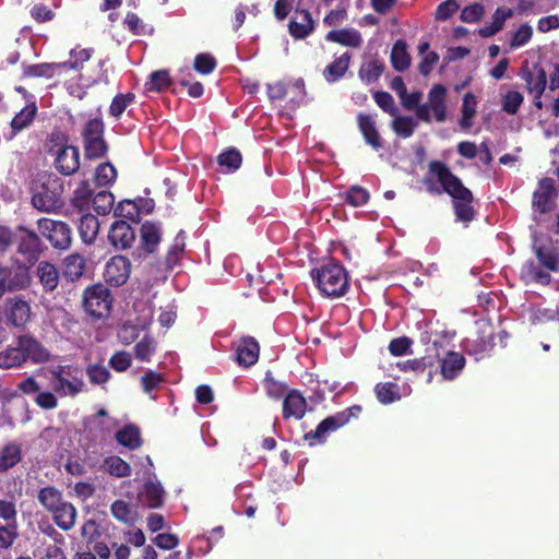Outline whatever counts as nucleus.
Returning <instances> with one entry per match:
<instances>
[{"mask_svg":"<svg viewBox=\"0 0 559 559\" xmlns=\"http://www.w3.org/2000/svg\"><path fill=\"white\" fill-rule=\"evenodd\" d=\"M423 183L430 194L447 193L451 197L456 221L469 223L475 219L474 194L448 164L438 159L430 160Z\"/></svg>","mask_w":559,"mask_h":559,"instance_id":"nucleus-1","label":"nucleus"},{"mask_svg":"<svg viewBox=\"0 0 559 559\" xmlns=\"http://www.w3.org/2000/svg\"><path fill=\"white\" fill-rule=\"evenodd\" d=\"M92 48H73L70 51V59L64 62H43L36 64H23V79L45 78L66 75L70 70L78 72L79 81L85 86L91 87L95 84H109V75L105 69V60H99L93 73L84 71V63L87 62L93 53Z\"/></svg>","mask_w":559,"mask_h":559,"instance_id":"nucleus-2","label":"nucleus"},{"mask_svg":"<svg viewBox=\"0 0 559 559\" xmlns=\"http://www.w3.org/2000/svg\"><path fill=\"white\" fill-rule=\"evenodd\" d=\"M311 277L321 295L326 298H340L349 288L348 273L340 263L323 264L312 270Z\"/></svg>","mask_w":559,"mask_h":559,"instance_id":"nucleus-3","label":"nucleus"},{"mask_svg":"<svg viewBox=\"0 0 559 559\" xmlns=\"http://www.w3.org/2000/svg\"><path fill=\"white\" fill-rule=\"evenodd\" d=\"M63 181L56 175H45L34 188L32 204L41 212H56L64 205Z\"/></svg>","mask_w":559,"mask_h":559,"instance_id":"nucleus-4","label":"nucleus"},{"mask_svg":"<svg viewBox=\"0 0 559 559\" xmlns=\"http://www.w3.org/2000/svg\"><path fill=\"white\" fill-rule=\"evenodd\" d=\"M114 297L111 292L102 283L87 286L83 292V310L93 320L107 319L112 310Z\"/></svg>","mask_w":559,"mask_h":559,"instance_id":"nucleus-5","label":"nucleus"},{"mask_svg":"<svg viewBox=\"0 0 559 559\" xmlns=\"http://www.w3.org/2000/svg\"><path fill=\"white\" fill-rule=\"evenodd\" d=\"M29 267L17 259L0 263V299L7 293L25 290L31 286Z\"/></svg>","mask_w":559,"mask_h":559,"instance_id":"nucleus-6","label":"nucleus"},{"mask_svg":"<svg viewBox=\"0 0 559 559\" xmlns=\"http://www.w3.org/2000/svg\"><path fill=\"white\" fill-rule=\"evenodd\" d=\"M52 388L60 396H76L85 390L82 370L72 365H58L50 370Z\"/></svg>","mask_w":559,"mask_h":559,"instance_id":"nucleus-7","label":"nucleus"},{"mask_svg":"<svg viewBox=\"0 0 559 559\" xmlns=\"http://www.w3.org/2000/svg\"><path fill=\"white\" fill-rule=\"evenodd\" d=\"M361 411V406L354 405L334 415L328 416L319 423L313 431L306 433L304 438L311 447L323 443L328 435L344 427L352 418H357Z\"/></svg>","mask_w":559,"mask_h":559,"instance_id":"nucleus-8","label":"nucleus"},{"mask_svg":"<svg viewBox=\"0 0 559 559\" xmlns=\"http://www.w3.org/2000/svg\"><path fill=\"white\" fill-rule=\"evenodd\" d=\"M519 75L525 82V88L533 96V104L537 109H542L544 104L542 96L547 87V72L539 62L532 66L525 61Z\"/></svg>","mask_w":559,"mask_h":559,"instance_id":"nucleus-9","label":"nucleus"},{"mask_svg":"<svg viewBox=\"0 0 559 559\" xmlns=\"http://www.w3.org/2000/svg\"><path fill=\"white\" fill-rule=\"evenodd\" d=\"M82 136L87 159H98L106 155L108 146L104 139V122L102 119H90L84 126Z\"/></svg>","mask_w":559,"mask_h":559,"instance_id":"nucleus-10","label":"nucleus"},{"mask_svg":"<svg viewBox=\"0 0 559 559\" xmlns=\"http://www.w3.org/2000/svg\"><path fill=\"white\" fill-rule=\"evenodd\" d=\"M3 314L9 326L20 330L25 329L33 318L31 304L23 296L8 298L4 302Z\"/></svg>","mask_w":559,"mask_h":559,"instance_id":"nucleus-11","label":"nucleus"},{"mask_svg":"<svg viewBox=\"0 0 559 559\" xmlns=\"http://www.w3.org/2000/svg\"><path fill=\"white\" fill-rule=\"evenodd\" d=\"M37 225L40 234L49 240L55 249L66 250L71 246L72 231L67 223L50 218H40Z\"/></svg>","mask_w":559,"mask_h":559,"instance_id":"nucleus-12","label":"nucleus"},{"mask_svg":"<svg viewBox=\"0 0 559 559\" xmlns=\"http://www.w3.org/2000/svg\"><path fill=\"white\" fill-rule=\"evenodd\" d=\"M558 191L555 180L549 177L542 178L537 189L533 192L532 209L534 213L547 214L555 209Z\"/></svg>","mask_w":559,"mask_h":559,"instance_id":"nucleus-13","label":"nucleus"},{"mask_svg":"<svg viewBox=\"0 0 559 559\" xmlns=\"http://www.w3.org/2000/svg\"><path fill=\"white\" fill-rule=\"evenodd\" d=\"M24 362L43 364L50 359L49 350L31 333L21 334L15 338Z\"/></svg>","mask_w":559,"mask_h":559,"instance_id":"nucleus-14","label":"nucleus"},{"mask_svg":"<svg viewBox=\"0 0 559 559\" xmlns=\"http://www.w3.org/2000/svg\"><path fill=\"white\" fill-rule=\"evenodd\" d=\"M441 346L440 342H432L431 349L436 352V355L433 356L436 358V364L440 362V372L443 379L454 380L465 366V357L461 353L450 350L443 358H440L438 348Z\"/></svg>","mask_w":559,"mask_h":559,"instance_id":"nucleus-15","label":"nucleus"},{"mask_svg":"<svg viewBox=\"0 0 559 559\" xmlns=\"http://www.w3.org/2000/svg\"><path fill=\"white\" fill-rule=\"evenodd\" d=\"M131 272V263L123 255H115L105 265L104 280L114 287H120L127 283Z\"/></svg>","mask_w":559,"mask_h":559,"instance_id":"nucleus-16","label":"nucleus"},{"mask_svg":"<svg viewBox=\"0 0 559 559\" xmlns=\"http://www.w3.org/2000/svg\"><path fill=\"white\" fill-rule=\"evenodd\" d=\"M14 241L17 242V252L27 258L35 260L41 252V240L39 236L24 226H19L14 233Z\"/></svg>","mask_w":559,"mask_h":559,"instance_id":"nucleus-17","label":"nucleus"},{"mask_svg":"<svg viewBox=\"0 0 559 559\" xmlns=\"http://www.w3.org/2000/svg\"><path fill=\"white\" fill-rule=\"evenodd\" d=\"M448 90L442 84H435L429 93L428 100L424 104L426 106L429 117L437 122L447 120V97Z\"/></svg>","mask_w":559,"mask_h":559,"instance_id":"nucleus-18","label":"nucleus"},{"mask_svg":"<svg viewBox=\"0 0 559 559\" xmlns=\"http://www.w3.org/2000/svg\"><path fill=\"white\" fill-rule=\"evenodd\" d=\"M108 240L116 250H127L135 241V231L129 223L118 219L109 228Z\"/></svg>","mask_w":559,"mask_h":559,"instance_id":"nucleus-19","label":"nucleus"},{"mask_svg":"<svg viewBox=\"0 0 559 559\" xmlns=\"http://www.w3.org/2000/svg\"><path fill=\"white\" fill-rule=\"evenodd\" d=\"M53 166L63 176H71L80 168V151L78 146L69 145L53 154Z\"/></svg>","mask_w":559,"mask_h":559,"instance_id":"nucleus-20","label":"nucleus"},{"mask_svg":"<svg viewBox=\"0 0 559 559\" xmlns=\"http://www.w3.org/2000/svg\"><path fill=\"white\" fill-rule=\"evenodd\" d=\"M307 406V401L299 390H288L283 400V418L286 420L290 418L300 420L306 415Z\"/></svg>","mask_w":559,"mask_h":559,"instance_id":"nucleus-21","label":"nucleus"},{"mask_svg":"<svg viewBox=\"0 0 559 559\" xmlns=\"http://www.w3.org/2000/svg\"><path fill=\"white\" fill-rule=\"evenodd\" d=\"M316 22L309 10H295V16L288 23L289 35L294 39H305L313 33Z\"/></svg>","mask_w":559,"mask_h":559,"instance_id":"nucleus-22","label":"nucleus"},{"mask_svg":"<svg viewBox=\"0 0 559 559\" xmlns=\"http://www.w3.org/2000/svg\"><path fill=\"white\" fill-rule=\"evenodd\" d=\"M260 346L252 336L242 337L236 347V361L239 366L250 367L258 361Z\"/></svg>","mask_w":559,"mask_h":559,"instance_id":"nucleus-23","label":"nucleus"},{"mask_svg":"<svg viewBox=\"0 0 559 559\" xmlns=\"http://www.w3.org/2000/svg\"><path fill=\"white\" fill-rule=\"evenodd\" d=\"M35 275L44 293L52 294L58 288L60 273L52 263L40 261L36 266Z\"/></svg>","mask_w":559,"mask_h":559,"instance_id":"nucleus-24","label":"nucleus"},{"mask_svg":"<svg viewBox=\"0 0 559 559\" xmlns=\"http://www.w3.org/2000/svg\"><path fill=\"white\" fill-rule=\"evenodd\" d=\"M357 124L367 144H369L373 150L382 147V140L376 127V121L370 115L362 112L359 114L357 117Z\"/></svg>","mask_w":559,"mask_h":559,"instance_id":"nucleus-25","label":"nucleus"},{"mask_svg":"<svg viewBox=\"0 0 559 559\" xmlns=\"http://www.w3.org/2000/svg\"><path fill=\"white\" fill-rule=\"evenodd\" d=\"M49 513L52 514L53 522L60 530L68 532L74 527L76 509L71 502L64 500L57 506L56 510H51Z\"/></svg>","mask_w":559,"mask_h":559,"instance_id":"nucleus-26","label":"nucleus"},{"mask_svg":"<svg viewBox=\"0 0 559 559\" xmlns=\"http://www.w3.org/2000/svg\"><path fill=\"white\" fill-rule=\"evenodd\" d=\"M141 246L146 253H154L160 242L162 233L157 223L146 221L140 229Z\"/></svg>","mask_w":559,"mask_h":559,"instance_id":"nucleus-27","label":"nucleus"},{"mask_svg":"<svg viewBox=\"0 0 559 559\" xmlns=\"http://www.w3.org/2000/svg\"><path fill=\"white\" fill-rule=\"evenodd\" d=\"M397 367L402 371H414L416 373H424L428 370V381L432 380L433 368H436V358L433 355H426L419 358L407 359L399 362Z\"/></svg>","mask_w":559,"mask_h":559,"instance_id":"nucleus-28","label":"nucleus"},{"mask_svg":"<svg viewBox=\"0 0 559 559\" xmlns=\"http://www.w3.org/2000/svg\"><path fill=\"white\" fill-rule=\"evenodd\" d=\"M115 439L120 445L129 450H136L143 444L140 428L134 424H128L119 429Z\"/></svg>","mask_w":559,"mask_h":559,"instance_id":"nucleus-29","label":"nucleus"},{"mask_svg":"<svg viewBox=\"0 0 559 559\" xmlns=\"http://www.w3.org/2000/svg\"><path fill=\"white\" fill-rule=\"evenodd\" d=\"M99 226L98 218L95 215L91 213L83 214L78 224V231L82 241L92 245L98 236Z\"/></svg>","mask_w":559,"mask_h":559,"instance_id":"nucleus-30","label":"nucleus"},{"mask_svg":"<svg viewBox=\"0 0 559 559\" xmlns=\"http://www.w3.org/2000/svg\"><path fill=\"white\" fill-rule=\"evenodd\" d=\"M328 41L336 43L346 47L358 48L362 44L361 35L356 29H333L325 35Z\"/></svg>","mask_w":559,"mask_h":559,"instance_id":"nucleus-31","label":"nucleus"},{"mask_svg":"<svg viewBox=\"0 0 559 559\" xmlns=\"http://www.w3.org/2000/svg\"><path fill=\"white\" fill-rule=\"evenodd\" d=\"M352 53L346 51L333 62L328 64L323 71V76L329 83H334L343 78L349 67Z\"/></svg>","mask_w":559,"mask_h":559,"instance_id":"nucleus-32","label":"nucleus"},{"mask_svg":"<svg viewBox=\"0 0 559 559\" xmlns=\"http://www.w3.org/2000/svg\"><path fill=\"white\" fill-rule=\"evenodd\" d=\"M22 461V449L16 442L7 443L0 451V473H5Z\"/></svg>","mask_w":559,"mask_h":559,"instance_id":"nucleus-33","label":"nucleus"},{"mask_svg":"<svg viewBox=\"0 0 559 559\" xmlns=\"http://www.w3.org/2000/svg\"><path fill=\"white\" fill-rule=\"evenodd\" d=\"M423 98V93L419 91L413 92L411 94L406 93L403 97H401V103L404 108L407 110H414L418 120L430 123L431 118L428 115L426 106L420 104Z\"/></svg>","mask_w":559,"mask_h":559,"instance_id":"nucleus-34","label":"nucleus"},{"mask_svg":"<svg viewBox=\"0 0 559 559\" xmlns=\"http://www.w3.org/2000/svg\"><path fill=\"white\" fill-rule=\"evenodd\" d=\"M102 468L112 477L124 478L129 477L132 468L128 462L118 455H109L104 459Z\"/></svg>","mask_w":559,"mask_h":559,"instance_id":"nucleus-35","label":"nucleus"},{"mask_svg":"<svg viewBox=\"0 0 559 559\" xmlns=\"http://www.w3.org/2000/svg\"><path fill=\"white\" fill-rule=\"evenodd\" d=\"M86 267L85 259L79 253L67 257L63 261V275L67 280L74 282L81 278Z\"/></svg>","mask_w":559,"mask_h":559,"instance_id":"nucleus-36","label":"nucleus"},{"mask_svg":"<svg viewBox=\"0 0 559 559\" xmlns=\"http://www.w3.org/2000/svg\"><path fill=\"white\" fill-rule=\"evenodd\" d=\"M289 87L297 90L299 93H305V83L300 79L295 80L289 84H286L283 81H277L275 83L267 84L266 86V92L270 100L275 102L284 99L288 94Z\"/></svg>","mask_w":559,"mask_h":559,"instance_id":"nucleus-37","label":"nucleus"},{"mask_svg":"<svg viewBox=\"0 0 559 559\" xmlns=\"http://www.w3.org/2000/svg\"><path fill=\"white\" fill-rule=\"evenodd\" d=\"M533 251L540 264L548 271L557 272L559 270V254L555 248L535 243Z\"/></svg>","mask_w":559,"mask_h":559,"instance_id":"nucleus-38","label":"nucleus"},{"mask_svg":"<svg viewBox=\"0 0 559 559\" xmlns=\"http://www.w3.org/2000/svg\"><path fill=\"white\" fill-rule=\"evenodd\" d=\"M391 63L394 70L403 72L408 69L411 64V56L407 52L406 41L399 39L392 47Z\"/></svg>","mask_w":559,"mask_h":559,"instance_id":"nucleus-39","label":"nucleus"},{"mask_svg":"<svg viewBox=\"0 0 559 559\" xmlns=\"http://www.w3.org/2000/svg\"><path fill=\"white\" fill-rule=\"evenodd\" d=\"M37 112V107L35 103H32L29 105H26L24 108H22L12 119L11 121V128H12V135H15L17 132L22 131L26 127H28Z\"/></svg>","mask_w":559,"mask_h":559,"instance_id":"nucleus-40","label":"nucleus"},{"mask_svg":"<svg viewBox=\"0 0 559 559\" xmlns=\"http://www.w3.org/2000/svg\"><path fill=\"white\" fill-rule=\"evenodd\" d=\"M173 79L168 70L162 69L153 71L150 74V80L145 83L147 92H164L170 87Z\"/></svg>","mask_w":559,"mask_h":559,"instance_id":"nucleus-41","label":"nucleus"},{"mask_svg":"<svg viewBox=\"0 0 559 559\" xmlns=\"http://www.w3.org/2000/svg\"><path fill=\"white\" fill-rule=\"evenodd\" d=\"M495 346L493 333L486 334L485 331L477 334L475 340L467 338L465 341V348L468 353L483 354L489 352Z\"/></svg>","mask_w":559,"mask_h":559,"instance_id":"nucleus-42","label":"nucleus"},{"mask_svg":"<svg viewBox=\"0 0 559 559\" xmlns=\"http://www.w3.org/2000/svg\"><path fill=\"white\" fill-rule=\"evenodd\" d=\"M38 501L46 511L56 510L57 506L63 502L62 492L53 486H46L38 492Z\"/></svg>","mask_w":559,"mask_h":559,"instance_id":"nucleus-43","label":"nucleus"},{"mask_svg":"<svg viewBox=\"0 0 559 559\" xmlns=\"http://www.w3.org/2000/svg\"><path fill=\"white\" fill-rule=\"evenodd\" d=\"M25 365L24 356L15 343L14 346H8L5 349L0 352V368L12 369L22 367Z\"/></svg>","mask_w":559,"mask_h":559,"instance_id":"nucleus-44","label":"nucleus"},{"mask_svg":"<svg viewBox=\"0 0 559 559\" xmlns=\"http://www.w3.org/2000/svg\"><path fill=\"white\" fill-rule=\"evenodd\" d=\"M384 68L383 61L372 59L360 67L358 75L361 81L369 84L376 82L382 75Z\"/></svg>","mask_w":559,"mask_h":559,"instance_id":"nucleus-45","label":"nucleus"},{"mask_svg":"<svg viewBox=\"0 0 559 559\" xmlns=\"http://www.w3.org/2000/svg\"><path fill=\"white\" fill-rule=\"evenodd\" d=\"M477 100L473 93L468 92L463 97L462 116L460 126L462 129H469L473 124V118L476 115Z\"/></svg>","mask_w":559,"mask_h":559,"instance_id":"nucleus-46","label":"nucleus"},{"mask_svg":"<svg viewBox=\"0 0 559 559\" xmlns=\"http://www.w3.org/2000/svg\"><path fill=\"white\" fill-rule=\"evenodd\" d=\"M93 190L87 180H83L79 183L73 192L72 204L74 207L80 210H88L92 202Z\"/></svg>","mask_w":559,"mask_h":559,"instance_id":"nucleus-47","label":"nucleus"},{"mask_svg":"<svg viewBox=\"0 0 559 559\" xmlns=\"http://www.w3.org/2000/svg\"><path fill=\"white\" fill-rule=\"evenodd\" d=\"M374 393L378 401L384 405L391 404L401 399L399 386L393 382L378 383L374 386Z\"/></svg>","mask_w":559,"mask_h":559,"instance_id":"nucleus-48","label":"nucleus"},{"mask_svg":"<svg viewBox=\"0 0 559 559\" xmlns=\"http://www.w3.org/2000/svg\"><path fill=\"white\" fill-rule=\"evenodd\" d=\"M92 204L98 215H108L115 209V195L110 191L102 190L94 195Z\"/></svg>","mask_w":559,"mask_h":559,"instance_id":"nucleus-49","label":"nucleus"},{"mask_svg":"<svg viewBox=\"0 0 559 559\" xmlns=\"http://www.w3.org/2000/svg\"><path fill=\"white\" fill-rule=\"evenodd\" d=\"M141 213V205L136 200L124 199L114 209L116 217H124L130 221H136Z\"/></svg>","mask_w":559,"mask_h":559,"instance_id":"nucleus-50","label":"nucleus"},{"mask_svg":"<svg viewBox=\"0 0 559 559\" xmlns=\"http://www.w3.org/2000/svg\"><path fill=\"white\" fill-rule=\"evenodd\" d=\"M164 489L159 484H155L153 481L145 483L143 497L150 508L156 509L162 507L164 502Z\"/></svg>","mask_w":559,"mask_h":559,"instance_id":"nucleus-51","label":"nucleus"},{"mask_svg":"<svg viewBox=\"0 0 559 559\" xmlns=\"http://www.w3.org/2000/svg\"><path fill=\"white\" fill-rule=\"evenodd\" d=\"M112 516L122 523L131 524L135 520V511L132 506L124 500H116L110 507Z\"/></svg>","mask_w":559,"mask_h":559,"instance_id":"nucleus-52","label":"nucleus"},{"mask_svg":"<svg viewBox=\"0 0 559 559\" xmlns=\"http://www.w3.org/2000/svg\"><path fill=\"white\" fill-rule=\"evenodd\" d=\"M117 178V170L110 163H103L96 167L94 181L98 187L111 186Z\"/></svg>","mask_w":559,"mask_h":559,"instance_id":"nucleus-53","label":"nucleus"},{"mask_svg":"<svg viewBox=\"0 0 559 559\" xmlns=\"http://www.w3.org/2000/svg\"><path fill=\"white\" fill-rule=\"evenodd\" d=\"M155 352H156V342L150 335H145L134 346L135 358L141 361H150L151 357L155 354Z\"/></svg>","mask_w":559,"mask_h":559,"instance_id":"nucleus-54","label":"nucleus"},{"mask_svg":"<svg viewBox=\"0 0 559 559\" xmlns=\"http://www.w3.org/2000/svg\"><path fill=\"white\" fill-rule=\"evenodd\" d=\"M416 127L417 122L408 116H397L392 121L393 131L405 139L413 135Z\"/></svg>","mask_w":559,"mask_h":559,"instance_id":"nucleus-55","label":"nucleus"},{"mask_svg":"<svg viewBox=\"0 0 559 559\" xmlns=\"http://www.w3.org/2000/svg\"><path fill=\"white\" fill-rule=\"evenodd\" d=\"M135 99V95L131 92L126 94H117L109 106V114L114 118H120L123 111L127 109L129 105H131Z\"/></svg>","mask_w":559,"mask_h":559,"instance_id":"nucleus-56","label":"nucleus"},{"mask_svg":"<svg viewBox=\"0 0 559 559\" xmlns=\"http://www.w3.org/2000/svg\"><path fill=\"white\" fill-rule=\"evenodd\" d=\"M217 163L221 166H224L229 170L235 171L240 168L242 163V156L237 148L230 147L217 156Z\"/></svg>","mask_w":559,"mask_h":559,"instance_id":"nucleus-57","label":"nucleus"},{"mask_svg":"<svg viewBox=\"0 0 559 559\" xmlns=\"http://www.w3.org/2000/svg\"><path fill=\"white\" fill-rule=\"evenodd\" d=\"M69 145V136L61 130L51 131L46 140L47 152L50 155H53L61 148L68 147Z\"/></svg>","mask_w":559,"mask_h":559,"instance_id":"nucleus-58","label":"nucleus"},{"mask_svg":"<svg viewBox=\"0 0 559 559\" xmlns=\"http://www.w3.org/2000/svg\"><path fill=\"white\" fill-rule=\"evenodd\" d=\"M216 67V59L207 52L198 53L193 61V69L202 75L212 73Z\"/></svg>","mask_w":559,"mask_h":559,"instance_id":"nucleus-59","label":"nucleus"},{"mask_svg":"<svg viewBox=\"0 0 559 559\" xmlns=\"http://www.w3.org/2000/svg\"><path fill=\"white\" fill-rule=\"evenodd\" d=\"M182 231H180L177 237L175 238V241L173 246L169 248L166 258L165 263L168 269H173L178 264V262L181 259V254L185 250V239L181 237Z\"/></svg>","mask_w":559,"mask_h":559,"instance_id":"nucleus-60","label":"nucleus"},{"mask_svg":"<svg viewBox=\"0 0 559 559\" xmlns=\"http://www.w3.org/2000/svg\"><path fill=\"white\" fill-rule=\"evenodd\" d=\"M85 371L92 384L102 385L110 379L109 370L100 364H90Z\"/></svg>","mask_w":559,"mask_h":559,"instance_id":"nucleus-61","label":"nucleus"},{"mask_svg":"<svg viewBox=\"0 0 559 559\" xmlns=\"http://www.w3.org/2000/svg\"><path fill=\"white\" fill-rule=\"evenodd\" d=\"M525 274L534 282L548 285L551 281V276L548 272L540 269L534 261H527L524 265Z\"/></svg>","mask_w":559,"mask_h":559,"instance_id":"nucleus-62","label":"nucleus"},{"mask_svg":"<svg viewBox=\"0 0 559 559\" xmlns=\"http://www.w3.org/2000/svg\"><path fill=\"white\" fill-rule=\"evenodd\" d=\"M264 389L267 396L274 400H280L282 397L284 399L286 393L288 392L287 385L285 383L275 380L269 373L264 379Z\"/></svg>","mask_w":559,"mask_h":559,"instance_id":"nucleus-63","label":"nucleus"},{"mask_svg":"<svg viewBox=\"0 0 559 559\" xmlns=\"http://www.w3.org/2000/svg\"><path fill=\"white\" fill-rule=\"evenodd\" d=\"M524 102L523 95L518 91H509L502 98V109L509 115H515Z\"/></svg>","mask_w":559,"mask_h":559,"instance_id":"nucleus-64","label":"nucleus"}]
</instances>
